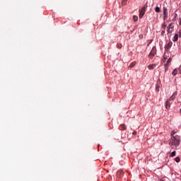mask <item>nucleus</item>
<instances>
[{
	"label": "nucleus",
	"mask_w": 181,
	"mask_h": 181,
	"mask_svg": "<svg viewBox=\"0 0 181 181\" xmlns=\"http://www.w3.org/2000/svg\"><path fill=\"white\" fill-rule=\"evenodd\" d=\"M175 26H173V23H171L168 25L167 32L168 33H172L173 32Z\"/></svg>",
	"instance_id": "nucleus-4"
},
{
	"label": "nucleus",
	"mask_w": 181,
	"mask_h": 181,
	"mask_svg": "<svg viewBox=\"0 0 181 181\" xmlns=\"http://www.w3.org/2000/svg\"><path fill=\"white\" fill-rule=\"evenodd\" d=\"M170 156H171V158H173V156H176V151H173L170 153Z\"/></svg>",
	"instance_id": "nucleus-14"
},
{
	"label": "nucleus",
	"mask_w": 181,
	"mask_h": 181,
	"mask_svg": "<svg viewBox=\"0 0 181 181\" xmlns=\"http://www.w3.org/2000/svg\"><path fill=\"white\" fill-rule=\"evenodd\" d=\"M161 33H162V35H163V33H165V31H162Z\"/></svg>",
	"instance_id": "nucleus-28"
},
{
	"label": "nucleus",
	"mask_w": 181,
	"mask_h": 181,
	"mask_svg": "<svg viewBox=\"0 0 181 181\" xmlns=\"http://www.w3.org/2000/svg\"><path fill=\"white\" fill-rule=\"evenodd\" d=\"M173 45V42H172V41H170L165 46V50H169V49H170L172 47Z\"/></svg>",
	"instance_id": "nucleus-6"
},
{
	"label": "nucleus",
	"mask_w": 181,
	"mask_h": 181,
	"mask_svg": "<svg viewBox=\"0 0 181 181\" xmlns=\"http://www.w3.org/2000/svg\"><path fill=\"white\" fill-rule=\"evenodd\" d=\"M176 95H177V93L175 92L172 96L169 98L168 100L170 101H173V100H175V98H176Z\"/></svg>",
	"instance_id": "nucleus-8"
},
{
	"label": "nucleus",
	"mask_w": 181,
	"mask_h": 181,
	"mask_svg": "<svg viewBox=\"0 0 181 181\" xmlns=\"http://www.w3.org/2000/svg\"><path fill=\"white\" fill-rule=\"evenodd\" d=\"M156 90H158V91H159V88H158V86H156Z\"/></svg>",
	"instance_id": "nucleus-27"
},
{
	"label": "nucleus",
	"mask_w": 181,
	"mask_h": 181,
	"mask_svg": "<svg viewBox=\"0 0 181 181\" xmlns=\"http://www.w3.org/2000/svg\"><path fill=\"white\" fill-rule=\"evenodd\" d=\"M155 11H156V12H160V8L158 6H157V7H156Z\"/></svg>",
	"instance_id": "nucleus-19"
},
{
	"label": "nucleus",
	"mask_w": 181,
	"mask_h": 181,
	"mask_svg": "<svg viewBox=\"0 0 181 181\" xmlns=\"http://www.w3.org/2000/svg\"><path fill=\"white\" fill-rule=\"evenodd\" d=\"M165 108L166 110H170V100H167L165 102Z\"/></svg>",
	"instance_id": "nucleus-7"
},
{
	"label": "nucleus",
	"mask_w": 181,
	"mask_h": 181,
	"mask_svg": "<svg viewBox=\"0 0 181 181\" xmlns=\"http://www.w3.org/2000/svg\"><path fill=\"white\" fill-rule=\"evenodd\" d=\"M133 21H134V22H136L138 21V17L136 16H134Z\"/></svg>",
	"instance_id": "nucleus-17"
},
{
	"label": "nucleus",
	"mask_w": 181,
	"mask_h": 181,
	"mask_svg": "<svg viewBox=\"0 0 181 181\" xmlns=\"http://www.w3.org/2000/svg\"><path fill=\"white\" fill-rule=\"evenodd\" d=\"M156 54V47H153L148 54L149 59H153L155 57V55Z\"/></svg>",
	"instance_id": "nucleus-3"
},
{
	"label": "nucleus",
	"mask_w": 181,
	"mask_h": 181,
	"mask_svg": "<svg viewBox=\"0 0 181 181\" xmlns=\"http://www.w3.org/2000/svg\"><path fill=\"white\" fill-rule=\"evenodd\" d=\"M173 76H176L177 74V69H175L172 73Z\"/></svg>",
	"instance_id": "nucleus-12"
},
{
	"label": "nucleus",
	"mask_w": 181,
	"mask_h": 181,
	"mask_svg": "<svg viewBox=\"0 0 181 181\" xmlns=\"http://www.w3.org/2000/svg\"><path fill=\"white\" fill-rule=\"evenodd\" d=\"M156 67V64H150L148 66V70H153Z\"/></svg>",
	"instance_id": "nucleus-11"
},
{
	"label": "nucleus",
	"mask_w": 181,
	"mask_h": 181,
	"mask_svg": "<svg viewBox=\"0 0 181 181\" xmlns=\"http://www.w3.org/2000/svg\"><path fill=\"white\" fill-rule=\"evenodd\" d=\"M160 181H164L163 180H160Z\"/></svg>",
	"instance_id": "nucleus-30"
},
{
	"label": "nucleus",
	"mask_w": 181,
	"mask_h": 181,
	"mask_svg": "<svg viewBox=\"0 0 181 181\" xmlns=\"http://www.w3.org/2000/svg\"><path fill=\"white\" fill-rule=\"evenodd\" d=\"M175 162H177V163H179V162H180V157H176L175 158Z\"/></svg>",
	"instance_id": "nucleus-16"
},
{
	"label": "nucleus",
	"mask_w": 181,
	"mask_h": 181,
	"mask_svg": "<svg viewBox=\"0 0 181 181\" xmlns=\"http://www.w3.org/2000/svg\"><path fill=\"white\" fill-rule=\"evenodd\" d=\"M135 134H136V132H133V134H134V135H135Z\"/></svg>",
	"instance_id": "nucleus-29"
},
{
	"label": "nucleus",
	"mask_w": 181,
	"mask_h": 181,
	"mask_svg": "<svg viewBox=\"0 0 181 181\" xmlns=\"http://www.w3.org/2000/svg\"><path fill=\"white\" fill-rule=\"evenodd\" d=\"M179 40V34H175L173 38V42H177Z\"/></svg>",
	"instance_id": "nucleus-10"
},
{
	"label": "nucleus",
	"mask_w": 181,
	"mask_h": 181,
	"mask_svg": "<svg viewBox=\"0 0 181 181\" xmlns=\"http://www.w3.org/2000/svg\"><path fill=\"white\" fill-rule=\"evenodd\" d=\"M164 67H165V71H168V64H165L164 65Z\"/></svg>",
	"instance_id": "nucleus-20"
},
{
	"label": "nucleus",
	"mask_w": 181,
	"mask_h": 181,
	"mask_svg": "<svg viewBox=\"0 0 181 181\" xmlns=\"http://www.w3.org/2000/svg\"><path fill=\"white\" fill-rule=\"evenodd\" d=\"M163 28H166V25H165V24H163Z\"/></svg>",
	"instance_id": "nucleus-26"
},
{
	"label": "nucleus",
	"mask_w": 181,
	"mask_h": 181,
	"mask_svg": "<svg viewBox=\"0 0 181 181\" xmlns=\"http://www.w3.org/2000/svg\"><path fill=\"white\" fill-rule=\"evenodd\" d=\"M175 132H172V133H171V136H175L174 135H175Z\"/></svg>",
	"instance_id": "nucleus-24"
},
{
	"label": "nucleus",
	"mask_w": 181,
	"mask_h": 181,
	"mask_svg": "<svg viewBox=\"0 0 181 181\" xmlns=\"http://www.w3.org/2000/svg\"><path fill=\"white\" fill-rule=\"evenodd\" d=\"M171 62H172V58H169V59H168V61H167L166 64L169 66V63H171Z\"/></svg>",
	"instance_id": "nucleus-18"
},
{
	"label": "nucleus",
	"mask_w": 181,
	"mask_h": 181,
	"mask_svg": "<svg viewBox=\"0 0 181 181\" xmlns=\"http://www.w3.org/2000/svg\"><path fill=\"white\" fill-rule=\"evenodd\" d=\"M176 16H177V13H175V18H176Z\"/></svg>",
	"instance_id": "nucleus-25"
},
{
	"label": "nucleus",
	"mask_w": 181,
	"mask_h": 181,
	"mask_svg": "<svg viewBox=\"0 0 181 181\" xmlns=\"http://www.w3.org/2000/svg\"><path fill=\"white\" fill-rule=\"evenodd\" d=\"M122 5H127V0H123L122 1Z\"/></svg>",
	"instance_id": "nucleus-21"
},
{
	"label": "nucleus",
	"mask_w": 181,
	"mask_h": 181,
	"mask_svg": "<svg viewBox=\"0 0 181 181\" xmlns=\"http://www.w3.org/2000/svg\"><path fill=\"white\" fill-rule=\"evenodd\" d=\"M168 59V56L166 55V53L164 54L163 62H166V59Z\"/></svg>",
	"instance_id": "nucleus-15"
},
{
	"label": "nucleus",
	"mask_w": 181,
	"mask_h": 181,
	"mask_svg": "<svg viewBox=\"0 0 181 181\" xmlns=\"http://www.w3.org/2000/svg\"><path fill=\"white\" fill-rule=\"evenodd\" d=\"M178 36H179V37H181V30H179V31H178Z\"/></svg>",
	"instance_id": "nucleus-23"
},
{
	"label": "nucleus",
	"mask_w": 181,
	"mask_h": 181,
	"mask_svg": "<svg viewBox=\"0 0 181 181\" xmlns=\"http://www.w3.org/2000/svg\"><path fill=\"white\" fill-rule=\"evenodd\" d=\"M139 39H144V35L140 34V35H139Z\"/></svg>",
	"instance_id": "nucleus-22"
},
{
	"label": "nucleus",
	"mask_w": 181,
	"mask_h": 181,
	"mask_svg": "<svg viewBox=\"0 0 181 181\" xmlns=\"http://www.w3.org/2000/svg\"><path fill=\"white\" fill-rule=\"evenodd\" d=\"M180 112H181V108H180Z\"/></svg>",
	"instance_id": "nucleus-31"
},
{
	"label": "nucleus",
	"mask_w": 181,
	"mask_h": 181,
	"mask_svg": "<svg viewBox=\"0 0 181 181\" xmlns=\"http://www.w3.org/2000/svg\"><path fill=\"white\" fill-rule=\"evenodd\" d=\"M169 145L171 146L172 149H173V148L177 149V147L180 145V136L176 135L175 136H171Z\"/></svg>",
	"instance_id": "nucleus-1"
},
{
	"label": "nucleus",
	"mask_w": 181,
	"mask_h": 181,
	"mask_svg": "<svg viewBox=\"0 0 181 181\" xmlns=\"http://www.w3.org/2000/svg\"><path fill=\"white\" fill-rule=\"evenodd\" d=\"M135 64H136V62H132V64H130L129 67H130V69H132V67H134L135 66Z\"/></svg>",
	"instance_id": "nucleus-13"
},
{
	"label": "nucleus",
	"mask_w": 181,
	"mask_h": 181,
	"mask_svg": "<svg viewBox=\"0 0 181 181\" xmlns=\"http://www.w3.org/2000/svg\"><path fill=\"white\" fill-rule=\"evenodd\" d=\"M163 21H166L168 19V8L163 7Z\"/></svg>",
	"instance_id": "nucleus-5"
},
{
	"label": "nucleus",
	"mask_w": 181,
	"mask_h": 181,
	"mask_svg": "<svg viewBox=\"0 0 181 181\" xmlns=\"http://www.w3.org/2000/svg\"><path fill=\"white\" fill-rule=\"evenodd\" d=\"M146 8H148V4H145L141 11H139V18L142 19L144 18V15H145V13L146 12Z\"/></svg>",
	"instance_id": "nucleus-2"
},
{
	"label": "nucleus",
	"mask_w": 181,
	"mask_h": 181,
	"mask_svg": "<svg viewBox=\"0 0 181 181\" xmlns=\"http://www.w3.org/2000/svg\"><path fill=\"white\" fill-rule=\"evenodd\" d=\"M119 128L120 131H125L127 129V126H125V124H120Z\"/></svg>",
	"instance_id": "nucleus-9"
}]
</instances>
